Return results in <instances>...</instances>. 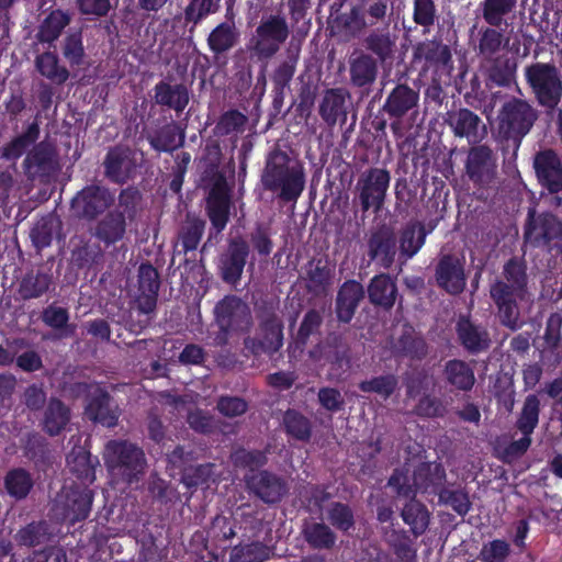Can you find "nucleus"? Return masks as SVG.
Returning a JSON list of instances; mask_svg holds the SVG:
<instances>
[{
    "mask_svg": "<svg viewBox=\"0 0 562 562\" xmlns=\"http://www.w3.org/2000/svg\"><path fill=\"white\" fill-rule=\"evenodd\" d=\"M504 280L491 286V296L498 307L503 324L510 328L518 325L517 300L527 295L526 273L524 267L515 260L508 261L504 267Z\"/></svg>",
    "mask_w": 562,
    "mask_h": 562,
    "instance_id": "nucleus-1",
    "label": "nucleus"
},
{
    "mask_svg": "<svg viewBox=\"0 0 562 562\" xmlns=\"http://www.w3.org/2000/svg\"><path fill=\"white\" fill-rule=\"evenodd\" d=\"M290 35L288 21L282 14L263 16L250 37L247 49L258 60L272 58Z\"/></svg>",
    "mask_w": 562,
    "mask_h": 562,
    "instance_id": "nucleus-2",
    "label": "nucleus"
},
{
    "mask_svg": "<svg viewBox=\"0 0 562 562\" xmlns=\"http://www.w3.org/2000/svg\"><path fill=\"white\" fill-rule=\"evenodd\" d=\"M104 460L111 474L127 483L138 481L146 467L144 452L126 441L109 442L105 446Z\"/></svg>",
    "mask_w": 562,
    "mask_h": 562,
    "instance_id": "nucleus-3",
    "label": "nucleus"
},
{
    "mask_svg": "<svg viewBox=\"0 0 562 562\" xmlns=\"http://www.w3.org/2000/svg\"><path fill=\"white\" fill-rule=\"evenodd\" d=\"M409 470L396 471L390 479L389 485L400 496L412 497L417 492H428L429 488L440 485L445 480V470L437 462L422 463L414 471L413 476L408 475Z\"/></svg>",
    "mask_w": 562,
    "mask_h": 562,
    "instance_id": "nucleus-4",
    "label": "nucleus"
},
{
    "mask_svg": "<svg viewBox=\"0 0 562 562\" xmlns=\"http://www.w3.org/2000/svg\"><path fill=\"white\" fill-rule=\"evenodd\" d=\"M215 316L221 329L215 338L216 345L227 344L229 336L244 333L251 324L250 310L236 296H226L215 306Z\"/></svg>",
    "mask_w": 562,
    "mask_h": 562,
    "instance_id": "nucleus-5",
    "label": "nucleus"
},
{
    "mask_svg": "<svg viewBox=\"0 0 562 562\" xmlns=\"http://www.w3.org/2000/svg\"><path fill=\"white\" fill-rule=\"evenodd\" d=\"M525 75L540 104L554 108L562 97V82L558 69L543 63L526 68Z\"/></svg>",
    "mask_w": 562,
    "mask_h": 562,
    "instance_id": "nucleus-6",
    "label": "nucleus"
},
{
    "mask_svg": "<svg viewBox=\"0 0 562 562\" xmlns=\"http://www.w3.org/2000/svg\"><path fill=\"white\" fill-rule=\"evenodd\" d=\"M537 119L536 110L525 100L513 99L506 102L498 115V130L506 138H521L532 127Z\"/></svg>",
    "mask_w": 562,
    "mask_h": 562,
    "instance_id": "nucleus-7",
    "label": "nucleus"
},
{
    "mask_svg": "<svg viewBox=\"0 0 562 562\" xmlns=\"http://www.w3.org/2000/svg\"><path fill=\"white\" fill-rule=\"evenodd\" d=\"M263 183L270 190H280L285 200L296 199L304 188V175L299 166L269 162Z\"/></svg>",
    "mask_w": 562,
    "mask_h": 562,
    "instance_id": "nucleus-8",
    "label": "nucleus"
},
{
    "mask_svg": "<svg viewBox=\"0 0 562 562\" xmlns=\"http://www.w3.org/2000/svg\"><path fill=\"white\" fill-rule=\"evenodd\" d=\"M390 184V173L380 168H372L364 172L357 183L360 200L364 211L370 207L379 210L383 204Z\"/></svg>",
    "mask_w": 562,
    "mask_h": 562,
    "instance_id": "nucleus-9",
    "label": "nucleus"
},
{
    "mask_svg": "<svg viewBox=\"0 0 562 562\" xmlns=\"http://www.w3.org/2000/svg\"><path fill=\"white\" fill-rule=\"evenodd\" d=\"M114 202V195L100 187H88L72 200L74 212L86 218H94Z\"/></svg>",
    "mask_w": 562,
    "mask_h": 562,
    "instance_id": "nucleus-10",
    "label": "nucleus"
},
{
    "mask_svg": "<svg viewBox=\"0 0 562 562\" xmlns=\"http://www.w3.org/2000/svg\"><path fill=\"white\" fill-rule=\"evenodd\" d=\"M533 167L539 181L550 192L562 191V164L553 150L539 151L535 157Z\"/></svg>",
    "mask_w": 562,
    "mask_h": 562,
    "instance_id": "nucleus-11",
    "label": "nucleus"
},
{
    "mask_svg": "<svg viewBox=\"0 0 562 562\" xmlns=\"http://www.w3.org/2000/svg\"><path fill=\"white\" fill-rule=\"evenodd\" d=\"M436 279L447 292L460 293L465 286L463 261L452 256L442 257L436 269Z\"/></svg>",
    "mask_w": 562,
    "mask_h": 562,
    "instance_id": "nucleus-12",
    "label": "nucleus"
},
{
    "mask_svg": "<svg viewBox=\"0 0 562 562\" xmlns=\"http://www.w3.org/2000/svg\"><path fill=\"white\" fill-rule=\"evenodd\" d=\"M496 160L490 148L479 146L469 153L467 170L470 178L477 183H488L494 175Z\"/></svg>",
    "mask_w": 562,
    "mask_h": 562,
    "instance_id": "nucleus-13",
    "label": "nucleus"
},
{
    "mask_svg": "<svg viewBox=\"0 0 562 562\" xmlns=\"http://www.w3.org/2000/svg\"><path fill=\"white\" fill-rule=\"evenodd\" d=\"M448 122L457 136L467 137L471 143L479 142L485 133L480 117L468 109L449 113Z\"/></svg>",
    "mask_w": 562,
    "mask_h": 562,
    "instance_id": "nucleus-14",
    "label": "nucleus"
},
{
    "mask_svg": "<svg viewBox=\"0 0 562 562\" xmlns=\"http://www.w3.org/2000/svg\"><path fill=\"white\" fill-rule=\"evenodd\" d=\"M126 231L125 216L114 211L103 216L92 228V235L105 245L117 243L124 237Z\"/></svg>",
    "mask_w": 562,
    "mask_h": 562,
    "instance_id": "nucleus-15",
    "label": "nucleus"
},
{
    "mask_svg": "<svg viewBox=\"0 0 562 562\" xmlns=\"http://www.w3.org/2000/svg\"><path fill=\"white\" fill-rule=\"evenodd\" d=\"M86 415L93 422L112 427L116 424L119 412L117 406L112 403L108 394L97 389L94 397L86 407Z\"/></svg>",
    "mask_w": 562,
    "mask_h": 562,
    "instance_id": "nucleus-16",
    "label": "nucleus"
},
{
    "mask_svg": "<svg viewBox=\"0 0 562 562\" xmlns=\"http://www.w3.org/2000/svg\"><path fill=\"white\" fill-rule=\"evenodd\" d=\"M248 255V247L245 241H233L229 245L228 251L222 260V274L225 281L235 283L239 280L246 257Z\"/></svg>",
    "mask_w": 562,
    "mask_h": 562,
    "instance_id": "nucleus-17",
    "label": "nucleus"
},
{
    "mask_svg": "<svg viewBox=\"0 0 562 562\" xmlns=\"http://www.w3.org/2000/svg\"><path fill=\"white\" fill-rule=\"evenodd\" d=\"M249 487L265 502L274 503L284 494V485L267 472H258L247 479Z\"/></svg>",
    "mask_w": 562,
    "mask_h": 562,
    "instance_id": "nucleus-18",
    "label": "nucleus"
},
{
    "mask_svg": "<svg viewBox=\"0 0 562 562\" xmlns=\"http://www.w3.org/2000/svg\"><path fill=\"white\" fill-rule=\"evenodd\" d=\"M560 231L561 226L555 216L546 214L532 220L526 229L525 237L533 245L547 244L555 238Z\"/></svg>",
    "mask_w": 562,
    "mask_h": 562,
    "instance_id": "nucleus-19",
    "label": "nucleus"
},
{
    "mask_svg": "<svg viewBox=\"0 0 562 562\" xmlns=\"http://www.w3.org/2000/svg\"><path fill=\"white\" fill-rule=\"evenodd\" d=\"M138 284L142 292L138 299L143 312H150L156 302V294L159 288L158 273L150 265H142L138 269Z\"/></svg>",
    "mask_w": 562,
    "mask_h": 562,
    "instance_id": "nucleus-20",
    "label": "nucleus"
},
{
    "mask_svg": "<svg viewBox=\"0 0 562 562\" xmlns=\"http://www.w3.org/2000/svg\"><path fill=\"white\" fill-rule=\"evenodd\" d=\"M363 297V288L356 281L345 282L337 297V315L345 323L349 322Z\"/></svg>",
    "mask_w": 562,
    "mask_h": 562,
    "instance_id": "nucleus-21",
    "label": "nucleus"
},
{
    "mask_svg": "<svg viewBox=\"0 0 562 562\" xmlns=\"http://www.w3.org/2000/svg\"><path fill=\"white\" fill-rule=\"evenodd\" d=\"M155 101L180 112L189 102L188 90L182 85L171 86L160 82L155 87Z\"/></svg>",
    "mask_w": 562,
    "mask_h": 562,
    "instance_id": "nucleus-22",
    "label": "nucleus"
},
{
    "mask_svg": "<svg viewBox=\"0 0 562 562\" xmlns=\"http://www.w3.org/2000/svg\"><path fill=\"white\" fill-rule=\"evenodd\" d=\"M369 299L375 305L391 307L395 302L396 286L390 277H374L368 288Z\"/></svg>",
    "mask_w": 562,
    "mask_h": 562,
    "instance_id": "nucleus-23",
    "label": "nucleus"
},
{
    "mask_svg": "<svg viewBox=\"0 0 562 562\" xmlns=\"http://www.w3.org/2000/svg\"><path fill=\"white\" fill-rule=\"evenodd\" d=\"M66 509L64 517L71 522L85 519L90 512L92 495L89 490H76L70 494L66 493Z\"/></svg>",
    "mask_w": 562,
    "mask_h": 562,
    "instance_id": "nucleus-24",
    "label": "nucleus"
},
{
    "mask_svg": "<svg viewBox=\"0 0 562 562\" xmlns=\"http://www.w3.org/2000/svg\"><path fill=\"white\" fill-rule=\"evenodd\" d=\"M418 94L407 86H397L386 101V110L391 115L402 116L417 104Z\"/></svg>",
    "mask_w": 562,
    "mask_h": 562,
    "instance_id": "nucleus-25",
    "label": "nucleus"
},
{
    "mask_svg": "<svg viewBox=\"0 0 562 562\" xmlns=\"http://www.w3.org/2000/svg\"><path fill=\"white\" fill-rule=\"evenodd\" d=\"M209 215L214 227L222 231L228 218L229 201L226 192L221 189H213L207 200Z\"/></svg>",
    "mask_w": 562,
    "mask_h": 562,
    "instance_id": "nucleus-26",
    "label": "nucleus"
},
{
    "mask_svg": "<svg viewBox=\"0 0 562 562\" xmlns=\"http://www.w3.org/2000/svg\"><path fill=\"white\" fill-rule=\"evenodd\" d=\"M351 79L357 86H364L372 82L376 76L375 60L367 54L359 55L350 61Z\"/></svg>",
    "mask_w": 562,
    "mask_h": 562,
    "instance_id": "nucleus-27",
    "label": "nucleus"
},
{
    "mask_svg": "<svg viewBox=\"0 0 562 562\" xmlns=\"http://www.w3.org/2000/svg\"><path fill=\"white\" fill-rule=\"evenodd\" d=\"M403 520L411 527L413 533L422 535L429 524V512L426 507L414 499H411L402 510Z\"/></svg>",
    "mask_w": 562,
    "mask_h": 562,
    "instance_id": "nucleus-28",
    "label": "nucleus"
},
{
    "mask_svg": "<svg viewBox=\"0 0 562 562\" xmlns=\"http://www.w3.org/2000/svg\"><path fill=\"white\" fill-rule=\"evenodd\" d=\"M68 420L69 412L64 404L57 400H50L43 419L45 430L49 435H57Z\"/></svg>",
    "mask_w": 562,
    "mask_h": 562,
    "instance_id": "nucleus-29",
    "label": "nucleus"
},
{
    "mask_svg": "<svg viewBox=\"0 0 562 562\" xmlns=\"http://www.w3.org/2000/svg\"><path fill=\"white\" fill-rule=\"evenodd\" d=\"M237 37L238 33L232 23H222L211 32L207 41L213 52L222 53L231 49Z\"/></svg>",
    "mask_w": 562,
    "mask_h": 562,
    "instance_id": "nucleus-30",
    "label": "nucleus"
},
{
    "mask_svg": "<svg viewBox=\"0 0 562 562\" xmlns=\"http://www.w3.org/2000/svg\"><path fill=\"white\" fill-rule=\"evenodd\" d=\"M448 381L460 390L473 386L475 378L473 371L462 361L452 360L446 366Z\"/></svg>",
    "mask_w": 562,
    "mask_h": 562,
    "instance_id": "nucleus-31",
    "label": "nucleus"
},
{
    "mask_svg": "<svg viewBox=\"0 0 562 562\" xmlns=\"http://www.w3.org/2000/svg\"><path fill=\"white\" fill-rule=\"evenodd\" d=\"M459 337L470 350H481L487 346V335L484 330L473 326L468 319L458 323Z\"/></svg>",
    "mask_w": 562,
    "mask_h": 562,
    "instance_id": "nucleus-32",
    "label": "nucleus"
},
{
    "mask_svg": "<svg viewBox=\"0 0 562 562\" xmlns=\"http://www.w3.org/2000/svg\"><path fill=\"white\" fill-rule=\"evenodd\" d=\"M36 67L43 76L57 83L65 82L69 76L67 69L58 65L57 56L53 53L38 56Z\"/></svg>",
    "mask_w": 562,
    "mask_h": 562,
    "instance_id": "nucleus-33",
    "label": "nucleus"
},
{
    "mask_svg": "<svg viewBox=\"0 0 562 562\" xmlns=\"http://www.w3.org/2000/svg\"><path fill=\"white\" fill-rule=\"evenodd\" d=\"M270 557L269 549L260 543H250L235 547L229 557V562H263Z\"/></svg>",
    "mask_w": 562,
    "mask_h": 562,
    "instance_id": "nucleus-34",
    "label": "nucleus"
},
{
    "mask_svg": "<svg viewBox=\"0 0 562 562\" xmlns=\"http://www.w3.org/2000/svg\"><path fill=\"white\" fill-rule=\"evenodd\" d=\"M69 23V16L61 11L52 12L43 22L40 33L38 40L41 42L50 43L55 41L63 29Z\"/></svg>",
    "mask_w": 562,
    "mask_h": 562,
    "instance_id": "nucleus-35",
    "label": "nucleus"
},
{
    "mask_svg": "<svg viewBox=\"0 0 562 562\" xmlns=\"http://www.w3.org/2000/svg\"><path fill=\"white\" fill-rule=\"evenodd\" d=\"M32 485V477L22 469L12 470L5 476V488L8 493L15 498L25 497Z\"/></svg>",
    "mask_w": 562,
    "mask_h": 562,
    "instance_id": "nucleus-36",
    "label": "nucleus"
},
{
    "mask_svg": "<svg viewBox=\"0 0 562 562\" xmlns=\"http://www.w3.org/2000/svg\"><path fill=\"white\" fill-rule=\"evenodd\" d=\"M515 5L516 0H484L483 16L488 24L498 26L503 16L509 13Z\"/></svg>",
    "mask_w": 562,
    "mask_h": 562,
    "instance_id": "nucleus-37",
    "label": "nucleus"
},
{
    "mask_svg": "<svg viewBox=\"0 0 562 562\" xmlns=\"http://www.w3.org/2000/svg\"><path fill=\"white\" fill-rule=\"evenodd\" d=\"M539 401L535 395H529L524 404L517 427L524 435H530L538 424Z\"/></svg>",
    "mask_w": 562,
    "mask_h": 562,
    "instance_id": "nucleus-38",
    "label": "nucleus"
},
{
    "mask_svg": "<svg viewBox=\"0 0 562 562\" xmlns=\"http://www.w3.org/2000/svg\"><path fill=\"white\" fill-rule=\"evenodd\" d=\"M359 387L363 392H373L383 398H387L396 390L397 379L392 374L375 376L362 381Z\"/></svg>",
    "mask_w": 562,
    "mask_h": 562,
    "instance_id": "nucleus-39",
    "label": "nucleus"
},
{
    "mask_svg": "<svg viewBox=\"0 0 562 562\" xmlns=\"http://www.w3.org/2000/svg\"><path fill=\"white\" fill-rule=\"evenodd\" d=\"M367 49L375 54L381 60H385L392 55L395 42L389 34L371 33L364 38Z\"/></svg>",
    "mask_w": 562,
    "mask_h": 562,
    "instance_id": "nucleus-40",
    "label": "nucleus"
},
{
    "mask_svg": "<svg viewBox=\"0 0 562 562\" xmlns=\"http://www.w3.org/2000/svg\"><path fill=\"white\" fill-rule=\"evenodd\" d=\"M425 239V233L424 228L418 225L414 224L408 226L402 235L401 239V249L402 252L405 254L407 257L414 256L422 245L424 244Z\"/></svg>",
    "mask_w": 562,
    "mask_h": 562,
    "instance_id": "nucleus-41",
    "label": "nucleus"
},
{
    "mask_svg": "<svg viewBox=\"0 0 562 562\" xmlns=\"http://www.w3.org/2000/svg\"><path fill=\"white\" fill-rule=\"evenodd\" d=\"M305 538L315 548H329L335 543V536L330 529L322 524H313L304 530Z\"/></svg>",
    "mask_w": 562,
    "mask_h": 562,
    "instance_id": "nucleus-42",
    "label": "nucleus"
},
{
    "mask_svg": "<svg viewBox=\"0 0 562 562\" xmlns=\"http://www.w3.org/2000/svg\"><path fill=\"white\" fill-rule=\"evenodd\" d=\"M344 102L345 99L340 92L336 90L327 91L321 104L323 119L329 123H335L338 114L342 111Z\"/></svg>",
    "mask_w": 562,
    "mask_h": 562,
    "instance_id": "nucleus-43",
    "label": "nucleus"
},
{
    "mask_svg": "<svg viewBox=\"0 0 562 562\" xmlns=\"http://www.w3.org/2000/svg\"><path fill=\"white\" fill-rule=\"evenodd\" d=\"M57 227V221L50 216L38 221L31 232L34 245L41 249L48 246L53 238L54 229Z\"/></svg>",
    "mask_w": 562,
    "mask_h": 562,
    "instance_id": "nucleus-44",
    "label": "nucleus"
},
{
    "mask_svg": "<svg viewBox=\"0 0 562 562\" xmlns=\"http://www.w3.org/2000/svg\"><path fill=\"white\" fill-rule=\"evenodd\" d=\"M245 345L252 349L254 352H258L259 349L265 351H276L282 345V334L279 324L271 323L267 327V336L263 340L259 341L258 346L255 344L250 345V340L246 339Z\"/></svg>",
    "mask_w": 562,
    "mask_h": 562,
    "instance_id": "nucleus-45",
    "label": "nucleus"
},
{
    "mask_svg": "<svg viewBox=\"0 0 562 562\" xmlns=\"http://www.w3.org/2000/svg\"><path fill=\"white\" fill-rule=\"evenodd\" d=\"M439 502L451 506L458 514L464 515L470 509V499L465 492L461 490H442L439 493Z\"/></svg>",
    "mask_w": 562,
    "mask_h": 562,
    "instance_id": "nucleus-46",
    "label": "nucleus"
},
{
    "mask_svg": "<svg viewBox=\"0 0 562 562\" xmlns=\"http://www.w3.org/2000/svg\"><path fill=\"white\" fill-rule=\"evenodd\" d=\"M284 425L290 435L300 440L308 439L311 427L308 420L295 412H288L284 416Z\"/></svg>",
    "mask_w": 562,
    "mask_h": 562,
    "instance_id": "nucleus-47",
    "label": "nucleus"
},
{
    "mask_svg": "<svg viewBox=\"0 0 562 562\" xmlns=\"http://www.w3.org/2000/svg\"><path fill=\"white\" fill-rule=\"evenodd\" d=\"M220 0H191L186 8V19L191 22H199L206 15L217 10Z\"/></svg>",
    "mask_w": 562,
    "mask_h": 562,
    "instance_id": "nucleus-48",
    "label": "nucleus"
},
{
    "mask_svg": "<svg viewBox=\"0 0 562 562\" xmlns=\"http://www.w3.org/2000/svg\"><path fill=\"white\" fill-rule=\"evenodd\" d=\"M38 134V128L36 125H31L26 133L16 139H14L4 150V156L10 159H15L20 157L23 151L33 144Z\"/></svg>",
    "mask_w": 562,
    "mask_h": 562,
    "instance_id": "nucleus-49",
    "label": "nucleus"
},
{
    "mask_svg": "<svg viewBox=\"0 0 562 562\" xmlns=\"http://www.w3.org/2000/svg\"><path fill=\"white\" fill-rule=\"evenodd\" d=\"M128 161L117 150L110 151L105 160L106 173L115 181L121 182L125 178Z\"/></svg>",
    "mask_w": 562,
    "mask_h": 562,
    "instance_id": "nucleus-50",
    "label": "nucleus"
},
{
    "mask_svg": "<svg viewBox=\"0 0 562 562\" xmlns=\"http://www.w3.org/2000/svg\"><path fill=\"white\" fill-rule=\"evenodd\" d=\"M508 544L502 540H494L485 544L481 551L483 562H504L508 555Z\"/></svg>",
    "mask_w": 562,
    "mask_h": 562,
    "instance_id": "nucleus-51",
    "label": "nucleus"
},
{
    "mask_svg": "<svg viewBox=\"0 0 562 562\" xmlns=\"http://www.w3.org/2000/svg\"><path fill=\"white\" fill-rule=\"evenodd\" d=\"M213 472L211 464L199 465L196 468L189 467L183 470L182 481L191 487L205 483Z\"/></svg>",
    "mask_w": 562,
    "mask_h": 562,
    "instance_id": "nucleus-52",
    "label": "nucleus"
},
{
    "mask_svg": "<svg viewBox=\"0 0 562 562\" xmlns=\"http://www.w3.org/2000/svg\"><path fill=\"white\" fill-rule=\"evenodd\" d=\"M67 462L71 471L77 473L79 477H82L85 482H92L94 480L92 467L83 451L79 452L75 458L69 456Z\"/></svg>",
    "mask_w": 562,
    "mask_h": 562,
    "instance_id": "nucleus-53",
    "label": "nucleus"
},
{
    "mask_svg": "<svg viewBox=\"0 0 562 562\" xmlns=\"http://www.w3.org/2000/svg\"><path fill=\"white\" fill-rule=\"evenodd\" d=\"M328 519L335 527L341 530H348L353 524L351 512L342 504H335L330 508Z\"/></svg>",
    "mask_w": 562,
    "mask_h": 562,
    "instance_id": "nucleus-54",
    "label": "nucleus"
},
{
    "mask_svg": "<svg viewBox=\"0 0 562 562\" xmlns=\"http://www.w3.org/2000/svg\"><path fill=\"white\" fill-rule=\"evenodd\" d=\"M503 37L499 32L493 29H486L480 40V52L485 56L494 55L502 46Z\"/></svg>",
    "mask_w": 562,
    "mask_h": 562,
    "instance_id": "nucleus-55",
    "label": "nucleus"
},
{
    "mask_svg": "<svg viewBox=\"0 0 562 562\" xmlns=\"http://www.w3.org/2000/svg\"><path fill=\"white\" fill-rule=\"evenodd\" d=\"M48 289V279L44 274L29 277L22 283V294L24 297H37Z\"/></svg>",
    "mask_w": 562,
    "mask_h": 562,
    "instance_id": "nucleus-56",
    "label": "nucleus"
},
{
    "mask_svg": "<svg viewBox=\"0 0 562 562\" xmlns=\"http://www.w3.org/2000/svg\"><path fill=\"white\" fill-rule=\"evenodd\" d=\"M182 143V135L177 132L176 128H167L161 134L151 140L153 146L158 150H171Z\"/></svg>",
    "mask_w": 562,
    "mask_h": 562,
    "instance_id": "nucleus-57",
    "label": "nucleus"
},
{
    "mask_svg": "<svg viewBox=\"0 0 562 562\" xmlns=\"http://www.w3.org/2000/svg\"><path fill=\"white\" fill-rule=\"evenodd\" d=\"M367 25L364 16L358 8L351 9L350 12L344 16V26L350 37L359 35Z\"/></svg>",
    "mask_w": 562,
    "mask_h": 562,
    "instance_id": "nucleus-58",
    "label": "nucleus"
},
{
    "mask_svg": "<svg viewBox=\"0 0 562 562\" xmlns=\"http://www.w3.org/2000/svg\"><path fill=\"white\" fill-rule=\"evenodd\" d=\"M435 7L432 0H415L414 21L428 26L434 23Z\"/></svg>",
    "mask_w": 562,
    "mask_h": 562,
    "instance_id": "nucleus-59",
    "label": "nucleus"
},
{
    "mask_svg": "<svg viewBox=\"0 0 562 562\" xmlns=\"http://www.w3.org/2000/svg\"><path fill=\"white\" fill-rule=\"evenodd\" d=\"M76 3L85 15L102 16L110 10V0H76Z\"/></svg>",
    "mask_w": 562,
    "mask_h": 562,
    "instance_id": "nucleus-60",
    "label": "nucleus"
},
{
    "mask_svg": "<svg viewBox=\"0 0 562 562\" xmlns=\"http://www.w3.org/2000/svg\"><path fill=\"white\" fill-rule=\"evenodd\" d=\"M64 56L71 64H79L83 56V47L79 34H71L65 41Z\"/></svg>",
    "mask_w": 562,
    "mask_h": 562,
    "instance_id": "nucleus-61",
    "label": "nucleus"
},
{
    "mask_svg": "<svg viewBox=\"0 0 562 562\" xmlns=\"http://www.w3.org/2000/svg\"><path fill=\"white\" fill-rule=\"evenodd\" d=\"M217 408L223 415L235 417L247 411V404L238 397H222L218 401Z\"/></svg>",
    "mask_w": 562,
    "mask_h": 562,
    "instance_id": "nucleus-62",
    "label": "nucleus"
},
{
    "mask_svg": "<svg viewBox=\"0 0 562 562\" xmlns=\"http://www.w3.org/2000/svg\"><path fill=\"white\" fill-rule=\"evenodd\" d=\"M43 321L50 327L63 328L67 325L68 313L61 307L50 306L45 310Z\"/></svg>",
    "mask_w": 562,
    "mask_h": 562,
    "instance_id": "nucleus-63",
    "label": "nucleus"
},
{
    "mask_svg": "<svg viewBox=\"0 0 562 562\" xmlns=\"http://www.w3.org/2000/svg\"><path fill=\"white\" fill-rule=\"evenodd\" d=\"M321 404L329 411H338L344 404L340 393L334 389H323L318 393Z\"/></svg>",
    "mask_w": 562,
    "mask_h": 562,
    "instance_id": "nucleus-64",
    "label": "nucleus"
}]
</instances>
